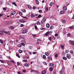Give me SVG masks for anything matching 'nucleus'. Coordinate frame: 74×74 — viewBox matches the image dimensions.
<instances>
[{"mask_svg": "<svg viewBox=\"0 0 74 74\" xmlns=\"http://www.w3.org/2000/svg\"><path fill=\"white\" fill-rule=\"evenodd\" d=\"M46 18L45 17L43 18L41 21V23H44L45 21H46Z\"/></svg>", "mask_w": 74, "mask_h": 74, "instance_id": "1", "label": "nucleus"}, {"mask_svg": "<svg viewBox=\"0 0 74 74\" xmlns=\"http://www.w3.org/2000/svg\"><path fill=\"white\" fill-rule=\"evenodd\" d=\"M27 32H28V30H27V29H25L22 31V34H25L27 33Z\"/></svg>", "mask_w": 74, "mask_h": 74, "instance_id": "2", "label": "nucleus"}, {"mask_svg": "<svg viewBox=\"0 0 74 74\" xmlns=\"http://www.w3.org/2000/svg\"><path fill=\"white\" fill-rule=\"evenodd\" d=\"M64 68H62L60 71V74H63L64 73Z\"/></svg>", "mask_w": 74, "mask_h": 74, "instance_id": "3", "label": "nucleus"}, {"mask_svg": "<svg viewBox=\"0 0 74 74\" xmlns=\"http://www.w3.org/2000/svg\"><path fill=\"white\" fill-rule=\"evenodd\" d=\"M4 32L7 35V36H10V32L4 31Z\"/></svg>", "mask_w": 74, "mask_h": 74, "instance_id": "4", "label": "nucleus"}, {"mask_svg": "<svg viewBox=\"0 0 74 74\" xmlns=\"http://www.w3.org/2000/svg\"><path fill=\"white\" fill-rule=\"evenodd\" d=\"M50 34V32L49 31H48L45 33V36H48V35H49Z\"/></svg>", "mask_w": 74, "mask_h": 74, "instance_id": "5", "label": "nucleus"}, {"mask_svg": "<svg viewBox=\"0 0 74 74\" xmlns=\"http://www.w3.org/2000/svg\"><path fill=\"white\" fill-rule=\"evenodd\" d=\"M69 42L70 44L71 45H74V42L71 40H70L69 41Z\"/></svg>", "mask_w": 74, "mask_h": 74, "instance_id": "6", "label": "nucleus"}, {"mask_svg": "<svg viewBox=\"0 0 74 74\" xmlns=\"http://www.w3.org/2000/svg\"><path fill=\"white\" fill-rule=\"evenodd\" d=\"M16 12L15 11H12L11 13L10 14L11 15H14V14H15Z\"/></svg>", "mask_w": 74, "mask_h": 74, "instance_id": "7", "label": "nucleus"}, {"mask_svg": "<svg viewBox=\"0 0 74 74\" xmlns=\"http://www.w3.org/2000/svg\"><path fill=\"white\" fill-rule=\"evenodd\" d=\"M19 21L21 23H25L26 22V21L22 19H20Z\"/></svg>", "mask_w": 74, "mask_h": 74, "instance_id": "8", "label": "nucleus"}, {"mask_svg": "<svg viewBox=\"0 0 74 74\" xmlns=\"http://www.w3.org/2000/svg\"><path fill=\"white\" fill-rule=\"evenodd\" d=\"M67 58L68 59H70L71 58V56H70V55L67 54V56H66Z\"/></svg>", "mask_w": 74, "mask_h": 74, "instance_id": "9", "label": "nucleus"}, {"mask_svg": "<svg viewBox=\"0 0 74 74\" xmlns=\"http://www.w3.org/2000/svg\"><path fill=\"white\" fill-rule=\"evenodd\" d=\"M64 13H65V11H61L60 12V14L61 15L62 14H64Z\"/></svg>", "mask_w": 74, "mask_h": 74, "instance_id": "10", "label": "nucleus"}, {"mask_svg": "<svg viewBox=\"0 0 74 74\" xmlns=\"http://www.w3.org/2000/svg\"><path fill=\"white\" fill-rule=\"evenodd\" d=\"M63 9L64 11H66L67 10V7L66 6H64L63 7Z\"/></svg>", "mask_w": 74, "mask_h": 74, "instance_id": "11", "label": "nucleus"}, {"mask_svg": "<svg viewBox=\"0 0 74 74\" xmlns=\"http://www.w3.org/2000/svg\"><path fill=\"white\" fill-rule=\"evenodd\" d=\"M42 74H46V71L45 70L43 71H42Z\"/></svg>", "mask_w": 74, "mask_h": 74, "instance_id": "12", "label": "nucleus"}, {"mask_svg": "<svg viewBox=\"0 0 74 74\" xmlns=\"http://www.w3.org/2000/svg\"><path fill=\"white\" fill-rule=\"evenodd\" d=\"M40 41H41V40H40V39H38L37 40V43L38 44H39V43L40 42Z\"/></svg>", "mask_w": 74, "mask_h": 74, "instance_id": "13", "label": "nucleus"}, {"mask_svg": "<svg viewBox=\"0 0 74 74\" xmlns=\"http://www.w3.org/2000/svg\"><path fill=\"white\" fill-rule=\"evenodd\" d=\"M51 58H52V57H51V56H49L47 57L48 59L49 60H50L51 59Z\"/></svg>", "mask_w": 74, "mask_h": 74, "instance_id": "14", "label": "nucleus"}, {"mask_svg": "<svg viewBox=\"0 0 74 74\" xmlns=\"http://www.w3.org/2000/svg\"><path fill=\"white\" fill-rule=\"evenodd\" d=\"M47 27V28H49V27H50V25H49V24L47 23L46 25Z\"/></svg>", "mask_w": 74, "mask_h": 74, "instance_id": "15", "label": "nucleus"}, {"mask_svg": "<svg viewBox=\"0 0 74 74\" xmlns=\"http://www.w3.org/2000/svg\"><path fill=\"white\" fill-rule=\"evenodd\" d=\"M27 6L28 7V8H29V9H30V10H31V9H32V7H31V6L29 5H27Z\"/></svg>", "mask_w": 74, "mask_h": 74, "instance_id": "16", "label": "nucleus"}, {"mask_svg": "<svg viewBox=\"0 0 74 74\" xmlns=\"http://www.w3.org/2000/svg\"><path fill=\"white\" fill-rule=\"evenodd\" d=\"M45 54L47 56H49V53H48V52H46L45 53Z\"/></svg>", "mask_w": 74, "mask_h": 74, "instance_id": "17", "label": "nucleus"}, {"mask_svg": "<svg viewBox=\"0 0 74 74\" xmlns=\"http://www.w3.org/2000/svg\"><path fill=\"white\" fill-rule=\"evenodd\" d=\"M12 4H13V5H15V6L17 7V5H16V3L15 2H12Z\"/></svg>", "mask_w": 74, "mask_h": 74, "instance_id": "18", "label": "nucleus"}, {"mask_svg": "<svg viewBox=\"0 0 74 74\" xmlns=\"http://www.w3.org/2000/svg\"><path fill=\"white\" fill-rule=\"evenodd\" d=\"M42 58L43 59H46V56L45 55H43Z\"/></svg>", "mask_w": 74, "mask_h": 74, "instance_id": "19", "label": "nucleus"}, {"mask_svg": "<svg viewBox=\"0 0 74 74\" xmlns=\"http://www.w3.org/2000/svg\"><path fill=\"white\" fill-rule=\"evenodd\" d=\"M61 22H62V23H66V21L63 19H62L61 20Z\"/></svg>", "mask_w": 74, "mask_h": 74, "instance_id": "20", "label": "nucleus"}, {"mask_svg": "<svg viewBox=\"0 0 74 74\" xmlns=\"http://www.w3.org/2000/svg\"><path fill=\"white\" fill-rule=\"evenodd\" d=\"M50 28V30H52L54 28V27L53 26H51Z\"/></svg>", "mask_w": 74, "mask_h": 74, "instance_id": "21", "label": "nucleus"}, {"mask_svg": "<svg viewBox=\"0 0 74 74\" xmlns=\"http://www.w3.org/2000/svg\"><path fill=\"white\" fill-rule=\"evenodd\" d=\"M48 39H49V40H50V41H52V37H49Z\"/></svg>", "mask_w": 74, "mask_h": 74, "instance_id": "22", "label": "nucleus"}, {"mask_svg": "<svg viewBox=\"0 0 74 74\" xmlns=\"http://www.w3.org/2000/svg\"><path fill=\"white\" fill-rule=\"evenodd\" d=\"M53 4V2H51L50 4H49V5L50 6H52V5Z\"/></svg>", "mask_w": 74, "mask_h": 74, "instance_id": "23", "label": "nucleus"}, {"mask_svg": "<svg viewBox=\"0 0 74 74\" xmlns=\"http://www.w3.org/2000/svg\"><path fill=\"white\" fill-rule=\"evenodd\" d=\"M18 13L21 16H22V15H23V14L22 13V12L20 11Z\"/></svg>", "mask_w": 74, "mask_h": 74, "instance_id": "24", "label": "nucleus"}, {"mask_svg": "<svg viewBox=\"0 0 74 74\" xmlns=\"http://www.w3.org/2000/svg\"><path fill=\"white\" fill-rule=\"evenodd\" d=\"M22 46V45L21 44H19L18 45V48H20V47H21Z\"/></svg>", "mask_w": 74, "mask_h": 74, "instance_id": "25", "label": "nucleus"}, {"mask_svg": "<svg viewBox=\"0 0 74 74\" xmlns=\"http://www.w3.org/2000/svg\"><path fill=\"white\" fill-rule=\"evenodd\" d=\"M36 2L37 4L38 5V4H39V2L37 0H36Z\"/></svg>", "mask_w": 74, "mask_h": 74, "instance_id": "26", "label": "nucleus"}, {"mask_svg": "<svg viewBox=\"0 0 74 74\" xmlns=\"http://www.w3.org/2000/svg\"><path fill=\"white\" fill-rule=\"evenodd\" d=\"M63 59V60H67V58L65 57H63L62 58Z\"/></svg>", "mask_w": 74, "mask_h": 74, "instance_id": "27", "label": "nucleus"}, {"mask_svg": "<svg viewBox=\"0 0 74 74\" xmlns=\"http://www.w3.org/2000/svg\"><path fill=\"white\" fill-rule=\"evenodd\" d=\"M25 36L23 35V36H21V38L22 39H24L25 38Z\"/></svg>", "mask_w": 74, "mask_h": 74, "instance_id": "28", "label": "nucleus"}, {"mask_svg": "<svg viewBox=\"0 0 74 74\" xmlns=\"http://www.w3.org/2000/svg\"><path fill=\"white\" fill-rule=\"evenodd\" d=\"M69 28L71 29H74V26L70 27Z\"/></svg>", "mask_w": 74, "mask_h": 74, "instance_id": "29", "label": "nucleus"}, {"mask_svg": "<svg viewBox=\"0 0 74 74\" xmlns=\"http://www.w3.org/2000/svg\"><path fill=\"white\" fill-rule=\"evenodd\" d=\"M18 51V52H19V53H21L22 52V50L21 49L19 50Z\"/></svg>", "mask_w": 74, "mask_h": 74, "instance_id": "30", "label": "nucleus"}, {"mask_svg": "<svg viewBox=\"0 0 74 74\" xmlns=\"http://www.w3.org/2000/svg\"><path fill=\"white\" fill-rule=\"evenodd\" d=\"M54 65V64H53L52 63L50 64L49 65V66H53Z\"/></svg>", "mask_w": 74, "mask_h": 74, "instance_id": "31", "label": "nucleus"}, {"mask_svg": "<svg viewBox=\"0 0 74 74\" xmlns=\"http://www.w3.org/2000/svg\"><path fill=\"white\" fill-rule=\"evenodd\" d=\"M68 52H69V50H66L65 51V53H68Z\"/></svg>", "mask_w": 74, "mask_h": 74, "instance_id": "32", "label": "nucleus"}, {"mask_svg": "<svg viewBox=\"0 0 74 74\" xmlns=\"http://www.w3.org/2000/svg\"><path fill=\"white\" fill-rule=\"evenodd\" d=\"M28 48L29 49H32V48H33V47L32 46H30Z\"/></svg>", "mask_w": 74, "mask_h": 74, "instance_id": "33", "label": "nucleus"}, {"mask_svg": "<svg viewBox=\"0 0 74 74\" xmlns=\"http://www.w3.org/2000/svg\"><path fill=\"white\" fill-rule=\"evenodd\" d=\"M41 25V23L39 21H38L37 23V25Z\"/></svg>", "mask_w": 74, "mask_h": 74, "instance_id": "34", "label": "nucleus"}, {"mask_svg": "<svg viewBox=\"0 0 74 74\" xmlns=\"http://www.w3.org/2000/svg\"><path fill=\"white\" fill-rule=\"evenodd\" d=\"M46 29V28H45L41 27L40 28V30H44V29Z\"/></svg>", "mask_w": 74, "mask_h": 74, "instance_id": "35", "label": "nucleus"}, {"mask_svg": "<svg viewBox=\"0 0 74 74\" xmlns=\"http://www.w3.org/2000/svg\"><path fill=\"white\" fill-rule=\"evenodd\" d=\"M16 56H17L19 58H21L20 56H19V55H18V53H16Z\"/></svg>", "mask_w": 74, "mask_h": 74, "instance_id": "36", "label": "nucleus"}, {"mask_svg": "<svg viewBox=\"0 0 74 74\" xmlns=\"http://www.w3.org/2000/svg\"><path fill=\"white\" fill-rule=\"evenodd\" d=\"M3 32H0V35H3Z\"/></svg>", "mask_w": 74, "mask_h": 74, "instance_id": "37", "label": "nucleus"}, {"mask_svg": "<svg viewBox=\"0 0 74 74\" xmlns=\"http://www.w3.org/2000/svg\"><path fill=\"white\" fill-rule=\"evenodd\" d=\"M0 42L1 44H3V41L2 40H0Z\"/></svg>", "mask_w": 74, "mask_h": 74, "instance_id": "38", "label": "nucleus"}, {"mask_svg": "<svg viewBox=\"0 0 74 74\" xmlns=\"http://www.w3.org/2000/svg\"><path fill=\"white\" fill-rule=\"evenodd\" d=\"M15 28L13 26H12L10 27V29H12V30H14V29Z\"/></svg>", "mask_w": 74, "mask_h": 74, "instance_id": "39", "label": "nucleus"}, {"mask_svg": "<svg viewBox=\"0 0 74 74\" xmlns=\"http://www.w3.org/2000/svg\"><path fill=\"white\" fill-rule=\"evenodd\" d=\"M34 27L36 30H37V29H38L37 27V25H35Z\"/></svg>", "mask_w": 74, "mask_h": 74, "instance_id": "40", "label": "nucleus"}, {"mask_svg": "<svg viewBox=\"0 0 74 74\" xmlns=\"http://www.w3.org/2000/svg\"><path fill=\"white\" fill-rule=\"evenodd\" d=\"M38 12L39 13H42V11L41 10H39Z\"/></svg>", "mask_w": 74, "mask_h": 74, "instance_id": "41", "label": "nucleus"}, {"mask_svg": "<svg viewBox=\"0 0 74 74\" xmlns=\"http://www.w3.org/2000/svg\"><path fill=\"white\" fill-rule=\"evenodd\" d=\"M10 42L11 44H13V43H14V42L12 40H10Z\"/></svg>", "mask_w": 74, "mask_h": 74, "instance_id": "42", "label": "nucleus"}, {"mask_svg": "<svg viewBox=\"0 0 74 74\" xmlns=\"http://www.w3.org/2000/svg\"><path fill=\"white\" fill-rule=\"evenodd\" d=\"M56 70H54V72L53 73V74H56Z\"/></svg>", "mask_w": 74, "mask_h": 74, "instance_id": "43", "label": "nucleus"}, {"mask_svg": "<svg viewBox=\"0 0 74 74\" xmlns=\"http://www.w3.org/2000/svg\"><path fill=\"white\" fill-rule=\"evenodd\" d=\"M34 72H35V73H38V74H39V72L37 71H34Z\"/></svg>", "mask_w": 74, "mask_h": 74, "instance_id": "44", "label": "nucleus"}, {"mask_svg": "<svg viewBox=\"0 0 74 74\" xmlns=\"http://www.w3.org/2000/svg\"><path fill=\"white\" fill-rule=\"evenodd\" d=\"M53 70V68H52V67H51L50 68V70L51 71H52Z\"/></svg>", "mask_w": 74, "mask_h": 74, "instance_id": "45", "label": "nucleus"}, {"mask_svg": "<svg viewBox=\"0 0 74 74\" xmlns=\"http://www.w3.org/2000/svg\"><path fill=\"white\" fill-rule=\"evenodd\" d=\"M43 64L45 65H47V63H46V62H43Z\"/></svg>", "mask_w": 74, "mask_h": 74, "instance_id": "46", "label": "nucleus"}, {"mask_svg": "<svg viewBox=\"0 0 74 74\" xmlns=\"http://www.w3.org/2000/svg\"><path fill=\"white\" fill-rule=\"evenodd\" d=\"M25 66H26V67H29V65L27 64H25Z\"/></svg>", "mask_w": 74, "mask_h": 74, "instance_id": "47", "label": "nucleus"}, {"mask_svg": "<svg viewBox=\"0 0 74 74\" xmlns=\"http://www.w3.org/2000/svg\"><path fill=\"white\" fill-rule=\"evenodd\" d=\"M15 41L16 42H17V43H18V42H19V41H18V40L17 39H16Z\"/></svg>", "mask_w": 74, "mask_h": 74, "instance_id": "48", "label": "nucleus"}, {"mask_svg": "<svg viewBox=\"0 0 74 74\" xmlns=\"http://www.w3.org/2000/svg\"><path fill=\"white\" fill-rule=\"evenodd\" d=\"M46 11H48V8L47 7L45 9Z\"/></svg>", "mask_w": 74, "mask_h": 74, "instance_id": "49", "label": "nucleus"}, {"mask_svg": "<svg viewBox=\"0 0 74 74\" xmlns=\"http://www.w3.org/2000/svg\"><path fill=\"white\" fill-rule=\"evenodd\" d=\"M22 11L23 12H26V10L24 9L22 10Z\"/></svg>", "mask_w": 74, "mask_h": 74, "instance_id": "50", "label": "nucleus"}, {"mask_svg": "<svg viewBox=\"0 0 74 74\" xmlns=\"http://www.w3.org/2000/svg\"><path fill=\"white\" fill-rule=\"evenodd\" d=\"M38 18H41V14H39L38 16Z\"/></svg>", "mask_w": 74, "mask_h": 74, "instance_id": "51", "label": "nucleus"}, {"mask_svg": "<svg viewBox=\"0 0 74 74\" xmlns=\"http://www.w3.org/2000/svg\"><path fill=\"white\" fill-rule=\"evenodd\" d=\"M22 17V18H25L26 19H27V17H23L22 16H21Z\"/></svg>", "mask_w": 74, "mask_h": 74, "instance_id": "52", "label": "nucleus"}, {"mask_svg": "<svg viewBox=\"0 0 74 74\" xmlns=\"http://www.w3.org/2000/svg\"><path fill=\"white\" fill-rule=\"evenodd\" d=\"M8 65H9L10 66H11V64L10 62H8Z\"/></svg>", "mask_w": 74, "mask_h": 74, "instance_id": "53", "label": "nucleus"}, {"mask_svg": "<svg viewBox=\"0 0 74 74\" xmlns=\"http://www.w3.org/2000/svg\"><path fill=\"white\" fill-rule=\"evenodd\" d=\"M23 62H26L27 61V60L26 59L23 60Z\"/></svg>", "mask_w": 74, "mask_h": 74, "instance_id": "54", "label": "nucleus"}, {"mask_svg": "<svg viewBox=\"0 0 74 74\" xmlns=\"http://www.w3.org/2000/svg\"><path fill=\"white\" fill-rule=\"evenodd\" d=\"M31 16H32V17H34V15L32 14H31Z\"/></svg>", "mask_w": 74, "mask_h": 74, "instance_id": "55", "label": "nucleus"}, {"mask_svg": "<svg viewBox=\"0 0 74 74\" xmlns=\"http://www.w3.org/2000/svg\"><path fill=\"white\" fill-rule=\"evenodd\" d=\"M55 57H56V58H57V57L58 56V54H56L55 55Z\"/></svg>", "mask_w": 74, "mask_h": 74, "instance_id": "56", "label": "nucleus"}, {"mask_svg": "<svg viewBox=\"0 0 74 74\" xmlns=\"http://www.w3.org/2000/svg\"><path fill=\"white\" fill-rule=\"evenodd\" d=\"M59 36V34H55V36Z\"/></svg>", "mask_w": 74, "mask_h": 74, "instance_id": "57", "label": "nucleus"}, {"mask_svg": "<svg viewBox=\"0 0 74 74\" xmlns=\"http://www.w3.org/2000/svg\"><path fill=\"white\" fill-rule=\"evenodd\" d=\"M17 64L18 66H19V65H20V63H19V62H17Z\"/></svg>", "mask_w": 74, "mask_h": 74, "instance_id": "58", "label": "nucleus"}, {"mask_svg": "<svg viewBox=\"0 0 74 74\" xmlns=\"http://www.w3.org/2000/svg\"><path fill=\"white\" fill-rule=\"evenodd\" d=\"M0 62H1V63H3L4 62V61L1 60H0Z\"/></svg>", "mask_w": 74, "mask_h": 74, "instance_id": "59", "label": "nucleus"}, {"mask_svg": "<svg viewBox=\"0 0 74 74\" xmlns=\"http://www.w3.org/2000/svg\"><path fill=\"white\" fill-rule=\"evenodd\" d=\"M71 53H73V51L71 50L70 51Z\"/></svg>", "mask_w": 74, "mask_h": 74, "instance_id": "60", "label": "nucleus"}, {"mask_svg": "<svg viewBox=\"0 0 74 74\" xmlns=\"http://www.w3.org/2000/svg\"><path fill=\"white\" fill-rule=\"evenodd\" d=\"M21 27H23L24 25H23V24H21Z\"/></svg>", "mask_w": 74, "mask_h": 74, "instance_id": "61", "label": "nucleus"}, {"mask_svg": "<svg viewBox=\"0 0 74 74\" xmlns=\"http://www.w3.org/2000/svg\"><path fill=\"white\" fill-rule=\"evenodd\" d=\"M26 71V70H23V73H25Z\"/></svg>", "mask_w": 74, "mask_h": 74, "instance_id": "62", "label": "nucleus"}, {"mask_svg": "<svg viewBox=\"0 0 74 74\" xmlns=\"http://www.w3.org/2000/svg\"><path fill=\"white\" fill-rule=\"evenodd\" d=\"M25 39H23L22 40V42H25Z\"/></svg>", "mask_w": 74, "mask_h": 74, "instance_id": "63", "label": "nucleus"}, {"mask_svg": "<svg viewBox=\"0 0 74 74\" xmlns=\"http://www.w3.org/2000/svg\"><path fill=\"white\" fill-rule=\"evenodd\" d=\"M61 47L62 48H64V46L63 45H62L61 46Z\"/></svg>", "mask_w": 74, "mask_h": 74, "instance_id": "64", "label": "nucleus"}]
</instances>
